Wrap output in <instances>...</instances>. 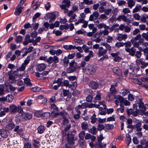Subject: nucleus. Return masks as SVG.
<instances>
[{
	"label": "nucleus",
	"mask_w": 148,
	"mask_h": 148,
	"mask_svg": "<svg viewBox=\"0 0 148 148\" xmlns=\"http://www.w3.org/2000/svg\"><path fill=\"white\" fill-rule=\"evenodd\" d=\"M29 57H27L21 66L17 69L16 71L19 76L20 75V77L23 78L24 76L25 77L26 75L27 76V75L25 74V70L27 65L29 63Z\"/></svg>",
	"instance_id": "obj_1"
},
{
	"label": "nucleus",
	"mask_w": 148,
	"mask_h": 148,
	"mask_svg": "<svg viewBox=\"0 0 148 148\" xmlns=\"http://www.w3.org/2000/svg\"><path fill=\"white\" fill-rule=\"evenodd\" d=\"M139 109H137V105L136 104H133V107L134 109H136V111L133 112L132 115L134 116H136L137 115L138 112L144 113L146 110L147 108H148V105L147 104H145L144 105V103L143 102H140L139 104Z\"/></svg>",
	"instance_id": "obj_2"
},
{
	"label": "nucleus",
	"mask_w": 148,
	"mask_h": 148,
	"mask_svg": "<svg viewBox=\"0 0 148 148\" xmlns=\"http://www.w3.org/2000/svg\"><path fill=\"white\" fill-rule=\"evenodd\" d=\"M67 113L65 111H63L60 113H54L53 111H52L51 114V116L52 117H56L58 115H60L62 116L63 119V124L64 125L67 124L69 123V120L68 119L64 116L65 115H67Z\"/></svg>",
	"instance_id": "obj_3"
},
{
	"label": "nucleus",
	"mask_w": 148,
	"mask_h": 148,
	"mask_svg": "<svg viewBox=\"0 0 148 148\" xmlns=\"http://www.w3.org/2000/svg\"><path fill=\"white\" fill-rule=\"evenodd\" d=\"M9 78L11 83H14L19 78H22L20 77V75L19 76L17 72L16 71L14 72L12 71H10L9 73Z\"/></svg>",
	"instance_id": "obj_4"
},
{
	"label": "nucleus",
	"mask_w": 148,
	"mask_h": 148,
	"mask_svg": "<svg viewBox=\"0 0 148 148\" xmlns=\"http://www.w3.org/2000/svg\"><path fill=\"white\" fill-rule=\"evenodd\" d=\"M82 70L84 72L88 74L92 75L95 73L96 68L93 65L89 64L86 68H83Z\"/></svg>",
	"instance_id": "obj_5"
},
{
	"label": "nucleus",
	"mask_w": 148,
	"mask_h": 148,
	"mask_svg": "<svg viewBox=\"0 0 148 148\" xmlns=\"http://www.w3.org/2000/svg\"><path fill=\"white\" fill-rule=\"evenodd\" d=\"M89 107L90 108L96 107L97 108H99L100 110H102L103 109H105L106 107L105 102L103 101L99 102L98 105H90L89 106Z\"/></svg>",
	"instance_id": "obj_6"
},
{
	"label": "nucleus",
	"mask_w": 148,
	"mask_h": 148,
	"mask_svg": "<svg viewBox=\"0 0 148 148\" xmlns=\"http://www.w3.org/2000/svg\"><path fill=\"white\" fill-rule=\"evenodd\" d=\"M115 99H118L120 102V106H123L122 103H124L125 106H129L130 103L128 101L124 99V98L121 96L119 95H115L114 96Z\"/></svg>",
	"instance_id": "obj_7"
},
{
	"label": "nucleus",
	"mask_w": 148,
	"mask_h": 148,
	"mask_svg": "<svg viewBox=\"0 0 148 148\" xmlns=\"http://www.w3.org/2000/svg\"><path fill=\"white\" fill-rule=\"evenodd\" d=\"M74 135L73 134H69L67 135V140L68 141V143L65 145L66 148H70L73 146L74 144Z\"/></svg>",
	"instance_id": "obj_8"
},
{
	"label": "nucleus",
	"mask_w": 148,
	"mask_h": 148,
	"mask_svg": "<svg viewBox=\"0 0 148 148\" xmlns=\"http://www.w3.org/2000/svg\"><path fill=\"white\" fill-rule=\"evenodd\" d=\"M58 12L56 11H55L48 13L47 15V18L50 19L49 21V22L51 23V21H54L56 18V17L58 16Z\"/></svg>",
	"instance_id": "obj_9"
},
{
	"label": "nucleus",
	"mask_w": 148,
	"mask_h": 148,
	"mask_svg": "<svg viewBox=\"0 0 148 148\" xmlns=\"http://www.w3.org/2000/svg\"><path fill=\"white\" fill-rule=\"evenodd\" d=\"M47 62L51 64L53 62L57 63L59 62V58L56 56H54L53 57H49L47 60Z\"/></svg>",
	"instance_id": "obj_10"
},
{
	"label": "nucleus",
	"mask_w": 148,
	"mask_h": 148,
	"mask_svg": "<svg viewBox=\"0 0 148 148\" xmlns=\"http://www.w3.org/2000/svg\"><path fill=\"white\" fill-rule=\"evenodd\" d=\"M23 10V7L18 5L16 7L14 14L16 16H18L22 13Z\"/></svg>",
	"instance_id": "obj_11"
},
{
	"label": "nucleus",
	"mask_w": 148,
	"mask_h": 148,
	"mask_svg": "<svg viewBox=\"0 0 148 148\" xmlns=\"http://www.w3.org/2000/svg\"><path fill=\"white\" fill-rule=\"evenodd\" d=\"M119 52L111 53V55L114 58L113 60L115 61L119 62L121 60V58L119 56Z\"/></svg>",
	"instance_id": "obj_12"
},
{
	"label": "nucleus",
	"mask_w": 148,
	"mask_h": 148,
	"mask_svg": "<svg viewBox=\"0 0 148 148\" xmlns=\"http://www.w3.org/2000/svg\"><path fill=\"white\" fill-rule=\"evenodd\" d=\"M99 15V14L97 11H95L90 15L89 18V21H92L96 19Z\"/></svg>",
	"instance_id": "obj_13"
},
{
	"label": "nucleus",
	"mask_w": 148,
	"mask_h": 148,
	"mask_svg": "<svg viewBox=\"0 0 148 148\" xmlns=\"http://www.w3.org/2000/svg\"><path fill=\"white\" fill-rule=\"evenodd\" d=\"M107 51L106 49H104L102 47H100L98 49V55L99 57H100L105 54Z\"/></svg>",
	"instance_id": "obj_14"
},
{
	"label": "nucleus",
	"mask_w": 148,
	"mask_h": 148,
	"mask_svg": "<svg viewBox=\"0 0 148 148\" xmlns=\"http://www.w3.org/2000/svg\"><path fill=\"white\" fill-rule=\"evenodd\" d=\"M91 40L93 41H95L97 43L100 42L102 39L100 38V36L98 33H97L95 35L92 37Z\"/></svg>",
	"instance_id": "obj_15"
},
{
	"label": "nucleus",
	"mask_w": 148,
	"mask_h": 148,
	"mask_svg": "<svg viewBox=\"0 0 148 148\" xmlns=\"http://www.w3.org/2000/svg\"><path fill=\"white\" fill-rule=\"evenodd\" d=\"M22 117L25 120H29L32 117V114L29 113H23L21 114Z\"/></svg>",
	"instance_id": "obj_16"
},
{
	"label": "nucleus",
	"mask_w": 148,
	"mask_h": 148,
	"mask_svg": "<svg viewBox=\"0 0 148 148\" xmlns=\"http://www.w3.org/2000/svg\"><path fill=\"white\" fill-rule=\"evenodd\" d=\"M86 107V103H83L81 105L77 106L75 108V110L77 113H81L80 110L82 108H84Z\"/></svg>",
	"instance_id": "obj_17"
},
{
	"label": "nucleus",
	"mask_w": 148,
	"mask_h": 148,
	"mask_svg": "<svg viewBox=\"0 0 148 148\" xmlns=\"http://www.w3.org/2000/svg\"><path fill=\"white\" fill-rule=\"evenodd\" d=\"M125 50L128 52L131 55L133 56L135 54L136 49L134 47H132L131 48H126L125 49Z\"/></svg>",
	"instance_id": "obj_18"
},
{
	"label": "nucleus",
	"mask_w": 148,
	"mask_h": 148,
	"mask_svg": "<svg viewBox=\"0 0 148 148\" xmlns=\"http://www.w3.org/2000/svg\"><path fill=\"white\" fill-rule=\"evenodd\" d=\"M112 71L114 74L118 75L120 76L122 75V71L118 67H114L112 69Z\"/></svg>",
	"instance_id": "obj_19"
},
{
	"label": "nucleus",
	"mask_w": 148,
	"mask_h": 148,
	"mask_svg": "<svg viewBox=\"0 0 148 148\" xmlns=\"http://www.w3.org/2000/svg\"><path fill=\"white\" fill-rule=\"evenodd\" d=\"M46 67V65L44 63H41L37 65L36 68L37 70L39 71H41L43 70Z\"/></svg>",
	"instance_id": "obj_20"
},
{
	"label": "nucleus",
	"mask_w": 148,
	"mask_h": 148,
	"mask_svg": "<svg viewBox=\"0 0 148 148\" xmlns=\"http://www.w3.org/2000/svg\"><path fill=\"white\" fill-rule=\"evenodd\" d=\"M117 84L116 83H115L114 84H112L111 85L110 88V92L112 94H115L117 92L116 90L115 87L117 86Z\"/></svg>",
	"instance_id": "obj_21"
},
{
	"label": "nucleus",
	"mask_w": 148,
	"mask_h": 148,
	"mask_svg": "<svg viewBox=\"0 0 148 148\" xmlns=\"http://www.w3.org/2000/svg\"><path fill=\"white\" fill-rule=\"evenodd\" d=\"M9 107L11 109V113H15L17 112V107L14 104H12Z\"/></svg>",
	"instance_id": "obj_22"
},
{
	"label": "nucleus",
	"mask_w": 148,
	"mask_h": 148,
	"mask_svg": "<svg viewBox=\"0 0 148 148\" xmlns=\"http://www.w3.org/2000/svg\"><path fill=\"white\" fill-rule=\"evenodd\" d=\"M90 86L92 88L96 89L98 87V84L95 81L91 82L89 84Z\"/></svg>",
	"instance_id": "obj_23"
},
{
	"label": "nucleus",
	"mask_w": 148,
	"mask_h": 148,
	"mask_svg": "<svg viewBox=\"0 0 148 148\" xmlns=\"http://www.w3.org/2000/svg\"><path fill=\"white\" fill-rule=\"evenodd\" d=\"M127 38V35L125 34L122 35L119 34L117 37V39L119 41H121L123 39H125Z\"/></svg>",
	"instance_id": "obj_24"
},
{
	"label": "nucleus",
	"mask_w": 148,
	"mask_h": 148,
	"mask_svg": "<svg viewBox=\"0 0 148 148\" xmlns=\"http://www.w3.org/2000/svg\"><path fill=\"white\" fill-rule=\"evenodd\" d=\"M0 135L4 138H6L8 136L7 132L4 129H2L0 130Z\"/></svg>",
	"instance_id": "obj_25"
},
{
	"label": "nucleus",
	"mask_w": 148,
	"mask_h": 148,
	"mask_svg": "<svg viewBox=\"0 0 148 148\" xmlns=\"http://www.w3.org/2000/svg\"><path fill=\"white\" fill-rule=\"evenodd\" d=\"M45 114H47L49 115H50V113L49 112L42 113L41 111H37L34 113L35 116L38 117L44 116Z\"/></svg>",
	"instance_id": "obj_26"
},
{
	"label": "nucleus",
	"mask_w": 148,
	"mask_h": 148,
	"mask_svg": "<svg viewBox=\"0 0 148 148\" xmlns=\"http://www.w3.org/2000/svg\"><path fill=\"white\" fill-rule=\"evenodd\" d=\"M63 48L66 50H69L74 49L75 48V46L71 45H64L63 46Z\"/></svg>",
	"instance_id": "obj_27"
},
{
	"label": "nucleus",
	"mask_w": 148,
	"mask_h": 148,
	"mask_svg": "<svg viewBox=\"0 0 148 148\" xmlns=\"http://www.w3.org/2000/svg\"><path fill=\"white\" fill-rule=\"evenodd\" d=\"M114 127V126L112 124H106L104 127V130L106 131L107 130H112Z\"/></svg>",
	"instance_id": "obj_28"
},
{
	"label": "nucleus",
	"mask_w": 148,
	"mask_h": 148,
	"mask_svg": "<svg viewBox=\"0 0 148 148\" xmlns=\"http://www.w3.org/2000/svg\"><path fill=\"white\" fill-rule=\"evenodd\" d=\"M97 130L96 128L94 126H93L91 129L88 130V132L94 135H95L97 133Z\"/></svg>",
	"instance_id": "obj_29"
},
{
	"label": "nucleus",
	"mask_w": 148,
	"mask_h": 148,
	"mask_svg": "<svg viewBox=\"0 0 148 148\" xmlns=\"http://www.w3.org/2000/svg\"><path fill=\"white\" fill-rule=\"evenodd\" d=\"M86 17V15L84 12H82L80 13L78 16L79 19L81 21L85 20V18Z\"/></svg>",
	"instance_id": "obj_30"
},
{
	"label": "nucleus",
	"mask_w": 148,
	"mask_h": 148,
	"mask_svg": "<svg viewBox=\"0 0 148 148\" xmlns=\"http://www.w3.org/2000/svg\"><path fill=\"white\" fill-rule=\"evenodd\" d=\"M141 37V35L140 34H138L135 37L133 38L131 40L132 44H133L136 41L138 40Z\"/></svg>",
	"instance_id": "obj_31"
},
{
	"label": "nucleus",
	"mask_w": 148,
	"mask_h": 148,
	"mask_svg": "<svg viewBox=\"0 0 148 148\" xmlns=\"http://www.w3.org/2000/svg\"><path fill=\"white\" fill-rule=\"evenodd\" d=\"M18 126L17 125L14 130V131L16 132V133L18 134H20L22 132V130L21 129H20Z\"/></svg>",
	"instance_id": "obj_32"
},
{
	"label": "nucleus",
	"mask_w": 148,
	"mask_h": 148,
	"mask_svg": "<svg viewBox=\"0 0 148 148\" xmlns=\"http://www.w3.org/2000/svg\"><path fill=\"white\" fill-rule=\"evenodd\" d=\"M38 132L39 134L43 133L45 130V128L43 125H40L37 128Z\"/></svg>",
	"instance_id": "obj_33"
},
{
	"label": "nucleus",
	"mask_w": 148,
	"mask_h": 148,
	"mask_svg": "<svg viewBox=\"0 0 148 148\" xmlns=\"http://www.w3.org/2000/svg\"><path fill=\"white\" fill-rule=\"evenodd\" d=\"M15 126L14 124L13 123H9L6 126V128L8 130H12Z\"/></svg>",
	"instance_id": "obj_34"
},
{
	"label": "nucleus",
	"mask_w": 148,
	"mask_h": 148,
	"mask_svg": "<svg viewBox=\"0 0 148 148\" xmlns=\"http://www.w3.org/2000/svg\"><path fill=\"white\" fill-rule=\"evenodd\" d=\"M142 7L140 4H138L136 5L135 7L133 10V12H137L138 11L141 10Z\"/></svg>",
	"instance_id": "obj_35"
},
{
	"label": "nucleus",
	"mask_w": 148,
	"mask_h": 148,
	"mask_svg": "<svg viewBox=\"0 0 148 148\" xmlns=\"http://www.w3.org/2000/svg\"><path fill=\"white\" fill-rule=\"evenodd\" d=\"M128 6L130 8H131L132 7L135 5V3L133 0H129L127 2Z\"/></svg>",
	"instance_id": "obj_36"
},
{
	"label": "nucleus",
	"mask_w": 148,
	"mask_h": 148,
	"mask_svg": "<svg viewBox=\"0 0 148 148\" xmlns=\"http://www.w3.org/2000/svg\"><path fill=\"white\" fill-rule=\"evenodd\" d=\"M136 62L138 65L141 64L145 65H148V62L145 63V62L143 61L141 59H137L136 60Z\"/></svg>",
	"instance_id": "obj_37"
},
{
	"label": "nucleus",
	"mask_w": 148,
	"mask_h": 148,
	"mask_svg": "<svg viewBox=\"0 0 148 148\" xmlns=\"http://www.w3.org/2000/svg\"><path fill=\"white\" fill-rule=\"evenodd\" d=\"M66 29H69L71 31H72L74 29V25L72 23H70L69 24H66Z\"/></svg>",
	"instance_id": "obj_38"
},
{
	"label": "nucleus",
	"mask_w": 148,
	"mask_h": 148,
	"mask_svg": "<svg viewBox=\"0 0 148 148\" xmlns=\"http://www.w3.org/2000/svg\"><path fill=\"white\" fill-rule=\"evenodd\" d=\"M24 82L25 84H26L28 86H32V83L30 82V79L28 78H26L24 79Z\"/></svg>",
	"instance_id": "obj_39"
},
{
	"label": "nucleus",
	"mask_w": 148,
	"mask_h": 148,
	"mask_svg": "<svg viewBox=\"0 0 148 148\" xmlns=\"http://www.w3.org/2000/svg\"><path fill=\"white\" fill-rule=\"evenodd\" d=\"M131 81L135 84H138L139 85H141L142 84V82L140 81H139L137 79L134 78H132L131 79Z\"/></svg>",
	"instance_id": "obj_40"
},
{
	"label": "nucleus",
	"mask_w": 148,
	"mask_h": 148,
	"mask_svg": "<svg viewBox=\"0 0 148 148\" xmlns=\"http://www.w3.org/2000/svg\"><path fill=\"white\" fill-rule=\"evenodd\" d=\"M76 16V14H75L72 16H70L71 17L70 18L69 20V21L70 22H75L77 20V19L75 17Z\"/></svg>",
	"instance_id": "obj_41"
},
{
	"label": "nucleus",
	"mask_w": 148,
	"mask_h": 148,
	"mask_svg": "<svg viewBox=\"0 0 148 148\" xmlns=\"http://www.w3.org/2000/svg\"><path fill=\"white\" fill-rule=\"evenodd\" d=\"M62 78H58L57 79L53 81V85L54 84L57 83V84L61 85L62 82Z\"/></svg>",
	"instance_id": "obj_42"
},
{
	"label": "nucleus",
	"mask_w": 148,
	"mask_h": 148,
	"mask_svg": "<svg viewBox=\"0 0 148 148\" xmlns=\"http://www.w3.org/2000/svg\"><path fill=\"white\" fill-rule=\"evenodd\" d=\"M13 99V96L11 95H8L6 96V100L7 101L10 102H11Z\"/></svg>",
	"instance_id": "obj_43"
},
{
	"label": "nucleus",
	"mask_w": 148,
	"mask_h": 148,
	"mask_svg": "<svg viewBox=\"0 0 148 148\" xmlns=\"http://www.w3.org/2000/svg\"><path fill=\"white\" fill-rule=\"evenodd\" d=\"M81 127L83 130H85L87 129L88 127V124L87 122H84L81 124Z\"/></svg>",
	"instance_id": "obj_44"
},
{
	"label": "nucleus",
	"mask_w": 148,
	"mask_h": 148,
	"mask_svg": "<svg viewBox=\"0 0 148 148\" xmlns=\"http://www.w3.org/2000/svg\"><path fill=\"white\" fill-rule=\"evenodd\" d=\"M53 33L55 34L56 36H59L61 35L62 33V32L58 30H56L54 29L53 31Z\"/></svg>",
	"instance_id": "obj_45"
},
{
	"label": "nucleus",
	"mask_w": 148,
	"mask_h": 148,
	"mask_svg": "<svg viewBox=\"0 0 148 148\" xmlns=\"http://www.w3.org/2000/svg\"><path fill=\"white\" fill-rule=\"evenodd\" d=\"M23 39V37L21 36H18L16 37L15 41L16 42L18 43L22 41Z\"/></svg>",
	"instance_id": "obj_46"
},
{
	"label": "nucleus",
	"mask_w": 148,
	"mask_h": 148,
	"mask_svg": "<svg viewBox=\"0 0 148 148\" xmlns=\"http://www.w3.org/2000/svg\"><path fill=\"white\" fill-rule=\"evenodd\" d=\"M24 148H31L32 145L30 143L25 142L24 144Z\"/></svg>",
	"instance_id": "obj_47"
},
{
	"label": "nucleus",
	"mask_w": 148,
	"mask_h": 148,
	"mask_svg": "<svg viewBox=\"0 0 148 148\" xmlns=\"http://www.w3.org/2000/svg\"><path fill=\"white\" fill-rule=\"evenodd\" d=\"M85 134L84 131H81L79 134V137L81 139L83 140Z\"/></svg>",
	"instance_id": "obj_48"
},
{
	"label": "nucleus",
	"mask_w": 148,
	"mask_h": 148,
	"mask_svg": "<svg viewBox=\"0 0 148 148\" xmlns=\"http://www.w3.org/2000/svg\"><path fill=\"white\" fill-rule=\"evenodd\" d=\"M96 115L94 114L92 116H91V122L92 123L94 124L97 121V119L95 118Z\"/></svg>",
	"instance_id": "obj_49"
},
{
	"label": "nucleus",
	"mask_w": 148,
	"mask_h": 148,
	"mask_svg": "<svg viewBox=\"0 0 148 148\" xmlns=\"http://www.w3.org/2000/svg\"><path fill=\"white\" fill-rule=\"evenodd\" d=\"M75 70V68L73 67H69L67 69V72L68 73H71L73 72Z\"/></svg>",
	"instance_id": "obj_50"
},
{
	"label": "nucleus",
	"mask_w": 148,
	"mask_h": 148,
	"mask_svg": "<svg viewBox=\"0 0 148 148\" xmlns=\"http://www.w3.org/2000/svg\"><path fill=\"white\" fill-rule=\"evenodd\" d=\"M33 145L35 148H37L40 145L39 142L36 140H34Z\"/></svg>",
	"instance_id": "obj_51"
},
{
	"label": "nucleus",
	"mask_w": 148,
	"mask_h": 148,
	"mask_svg": "<svg viewBox=\"0 0 148 148\" xmlns=\"http://www.w3.org/2000/svg\"><path fill=\"white\" fill-rule=\"evenodd\" d=\"M88 21L86 20H84L81 21V23L83 24V25H82V27L84 28L87 27L88 25Z\"/></svg>",
	"instance_id": "obj_52"
},
{
	"label": "nucleus",
	"mask_w": 148,
	"mask_h": 148,
	"mask_svg": "<svg viewBox=\"0 0 148 148\" xmlns=\"http://www.w3.org/2000/svg\"><path fill=\"white\" fill-rule=\"evenodd\" d=\"M63 61L64 63V65L65 66H66L69 62L68 58L67 57H65L63 59Z\"/></svg>",
	"instance_id": "obj_53"
},
{
	"label": "nucleus",
	"mask_w": 148,
	"mask_h": 148,
	"mask_svg": "<svg viewBox=\"0 0 148 148\" xmlns=\"http://www.w3.org/2000/svg\"><path fill=\"white\" fill-rule=\"evenodd\" d=\"M63 2L67 6V8H68L70 6V1L69 0H63Z\"/></svg>",
	"instance_id": "obj_54"
},
{
	"label": "nucleus",
	"mask_w": 148,
	"mask_h": 148,
	"mask_svg": "<svg viewBox=\"0 0 148 148\" xmlns=\"http://www.w3.org/2000/svg\"><path fill=\"white\" fill-rule=\"evenodd\" d=\"M106 41L108 43L111 42L113 40V38L112 36H108L106 38Z\"/></svg>",
	"instance_id": "obj_55"
},
{
	"label": "nucleus",
	"mask_w": 148,
	"mask_h": 148,
	"mask_svg": "<svg viewBox=\"0 0 148 148\" xmlns=\"http://www.w3.org/2000/svg\"><path fill=\"white\" fill-rule=\"evenodd\" d=\"M82 48L85 53H87L88 52L89 48L86 45H83L82 46Z\"/></svg>",
	"instance_id": "obj_56"
},
{
	"label": "nucleus",
	"mask_w": 148,
	"mask_h": 148,
	"mask_svg": "<svg viewBox=\"0 0 148 148\" xmlns=\"http://www.w3.org/2000/svg\"><path fill=\"white\" fill-rule=\"evenodd\" d=\"M31 36L33 38H35L37 36V33L36 31H33L31 33Z\"/></svg>",
	"instance_id": "obj_57"
},
{
	"label": "nucleus",
	"mask_w": 148,
	"mask_h": 148,
	"mask_svg": "<svg viewBox=\"0 0 148 148\" xmlns=\"http://www.w3.org/2000/svg\"><path fill=\"white\" fill-rule=\"evenodd\" d=\"M122 20L124 22H128L130 23V19L129 18H127V17L125 15H123Z\"/></svg>",
	"instance_id": "obj_58"
},
{
	"label": "nucleus",
	"mask_w": 148,
	"mask_h": 148,
	"mask_svg": "<svg viewBox=\"0 0 148 148\" xmlns=\"http://www.w3.org/2000/svg\"><path fill=\"white\" fill-rule=\"evenodd\" d=\"M40 15V13L37 12L35 14L33 18V21L34 22L35 20L38 17H39Z\"/></svg>",
	"instance_id": "obj_59"
},
{
	"label": "nucleus",
	"mask_w": 148,
	"mask_h": 148,
	"mask_svg": "<svg viewBox=\"0 0 148 148\" xmlns=\"http://www.w3.org/2000/svg\"><path fill=\"white\" fill-rule=\"evenodd\" d=\"M95 98L96 100H99L101 98V94L100 93L99 91H97V94L96 95Z\"/></svg>",
	"instance_id": "obj_60"
},
{
	"label": "nucleus",
	"mask_w": 148,
	"mask_h": 148,
	"mask_svg": "<svg viewBox=\"0 0 148 148\" xmlns=\"http://www.w3.org/2000/svg\"><path fill=\"white\" fill-rule=\"evenodd\" d=\"M63 83L65 86H68L69 88L71 87V85L69 83V82L67 80H65L64 81Z\"/></svg>",
	"instance_id": "obj_61"
},
{
	"label": "nucleus",
	"mask_w": 148,
	"mask_h": 148,
	"mask_svg": "<svg viewBox=\"0 0 148 148\" xmlns=\"http://www.w3.org/2000/svg\"><path fill=\"white\" fill-rule=\"evenodd\" d=\"M31 90L34 92H37L40 90V88L39 87L35 86L32 88Z\"/></svg>",
	"instance_id": "obj_62"
},
{
	"label": "nucleus",
	"mask_w": 148,
	"mask_h": 148,
	"mask_svg": "<svg viewBox=\"0 0 148 148\" xmlns=\"http://www.w3.org/2000/svg\"><path fill=\"white\" fill-rule=\"evenodd\" d=\"M51 109L56 111L58 110V108L57 106H56L55 104H51Z\"/></svg>",
	"instance_id": "obj_63"
},
{
	"label": "nucleus",
	"mask_w": 148,
	"mask_h": 148,
	"mask_svg": "<svg viewBox=\"0 0 148 148\" xmlns=\"http://www.w3.org/2000/svg\"><path fill=\"white\" fill-rule=\"evenodd\" d=\"M92 95H89L86 97V100L87 101L90 102L92 101Z\"/></svg>",
	"instance_id": "obj_64"
}]
</instances>
